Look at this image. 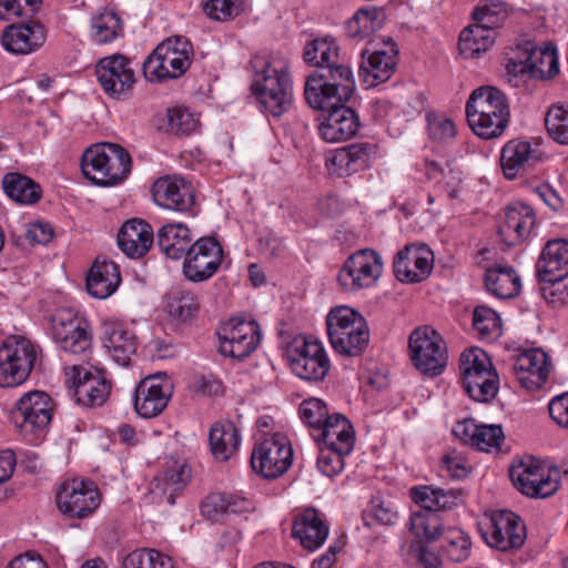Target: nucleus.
Returning a JSON list of instances; mask_svg holds the SVG:
<instances>
[{
  "label": "nucleus",
  "mask_w": 568,
  "mask_h": 568,
  "mask_svg": "<svg viewBox=\"0 0 568 568\" xmlns=\"http://www.w3.org/2000/svg\"><path fill=\"white\" fill-rule=\"evenodd\" d=\"M250 64L254 71L252 93L263 112L280 118L293 105V84L288 68L285 64L275 65L258 55L254 57Z\"/></svg>",
  "instance_id": "obj_1"
},
{
  "label": "nucleus",
  "mask_w": 568,
  "mask_h": 568,
  "mask_svg": "<svg viewBox=\"0 0 568 568\" xmlns=\"http://www.w3.org/2000/svg\"><path fill=\"white\" fill-rule=\"evenodd\" d=\"M509 115L505 93L494 87L475 89L466 103L468 124L481 139L490 140L500 136L508 125Z\"/></svg>",
  "instance_id": "obj_2"
},
{
  "label": "nucleus",
  "mask_w": 568,
  "mask_h": 568,
  "mask_svg": "<svg viewBox=\"0 0 568 568\" xmlns=\"http://www.w3.org/2000/svg\"><path fill=\"white\" fill-rule=\"evenodd\" d=\"M132 169L130 153L115 143L89 146L81 156V171L85 179L101 186L122 182Z\"/></svg>",
  "instance_id": "obj_3"
},
{
  "label": "nucleus",
  "mask_w": 568,
  "mask_h": 568,
  "mask_svg": "<svg viewBox=\"0 0 568 568\" xmlns=\"http://www.w3.org/2000/svg\"><path fill=\"white\" fill-rule=\"evenodd\" d=\"M326 328L332 347L346 356H361L369 344L366 320L356 310L336 306L326 316Z\"/></svg>",
  "instance_id": "obj_4"
},
{
  "label": "nucleus",
  "mask_w": 568,
  "mask_h": 568,
  "mask_svg": "<svg viewBox=\"0 0 568 568\" xmlns=\"http://www.w3.org/2000/svg\"><path fill=\"white\" fill-rule=\"evenodd\" d=\"M194 55L191 41L184 36H175L161 42L144 60L142 71L150 82H164L179 79L191 67Z\"/></svg>",
  "instance_id": "obj_5"
},
{
  "label": "nucleus",
  "mask_w": 568,
  "mask_h": 568,
  "mask_svg": "<svg viewBox=\"0 0 568 568\" xmlns=\"http://www.w3.org/2000/svg\"><path fill=\"white\" fill-rule=\"evenodd\" d=\"M53 400L43 390L24 393L11 409V422L18 434L36 444L47 433L52 419Z\"/></svg>",
  "instance_id": "obj_6"
},
{
  "label": "nucleus",
  "mask_w": 568,
  "mask_h": 568,
  "mask_svg": "<svg viewBox=\"0 0 568 568\" xmlns=\"http://www.w3.org/2000/svg\"><path fill=\"white\" fill-rule=\"evenodd\" d=\"M459 369L464 389L469 397L481 403L495 398L499 377L485 351L478 347L464 351L460 355Z\"/></svg>",
  "instance_id": "obj_7"
},
{
  "label": "nucleus",
  "mask_w": 568,
  "mask_h": 568,
  "mask_svg": "<svg viewBox=\"0 0 568 568\" xmlns=\"http://www.w3.org/2000/svg\"><path fill=\"white\" fill-rule=\"evenodd\" d=\"M509 477L521 494L547 498L559 488L560 469L555 466L546 468L538 459L524 457L509 467Z\"/></svg>",
  "instance_id": "obj_8"
},
{
  "label": "nucleus",
  "mask_w": 568,
  "mask_h": 568,
  "mask_svg": "<svg viewBox=\"0 0 568 568\" xmlns=\"http://www.w3.org/2000/svg\"><path fill=\"white\" fill-rule=\"evenodd\" d=\"M409 358L425 376L440 375L448 363V352L442 336L428 326L415 328L408 339Z\"/></svg>",
  "instance_id": "obj_9"
},
{
  "label": "nucleus",
  "mask_w": 568,
  "mask_h": 568,
  "mask_svg": "<svg viewBox=\"0 0 568 568\" xmlns=\"http://www.w3.org/2000/svg\"><path fill=\"white\" fill-rule=\"evenodd\" d=\"M38 347L23 336L12 335L0 346V386L14 387L31 374Z\"/></svg>",
  "instance_id": "obj_10"
},
{
  "label": "nucleus",
  "mask_w": 568,
  "mask_h": 568,
  "mask_svg": "<svg viewBox=\"0 0 568 568\" xmlns=\"http://www.w3.org/2000/svg\"><path fill=\"white\" fill-rule=\"evenodd\" d=\"M383 274V261L378 253L362 248L351 254L337 274L341 288L347 293L374 286Z\"/></svg>",
  "instance_id": "obj_11"
},
{
  "label": "nucleus",
  "mask_w": 568,
  "mask_h": 568,
  "mask_svg": "<svg viewBox=\"0 0 568 568\" xmlns=\"http://www.w3.org/2000/svg\"><path fill=\"white\" fill-rule=\"evenodd\" d=\"M286 358L292 372L308 382L323 381L331 368L324 346L312 338H295L287 348Z\"/></svg>",
  "instance_id": "obj_12"
},
{
  "label": "nucleus",
  "mask_w": 568,
  "mask_h": 568,
  "mask_svg": "<svg viewBox=\"0 0 568 568\" xmlns=\"http://www.w3.org/2000/svg\"><path fill=\"white\" fill-rule=\"evenodd\" d=\"M293 455V448L287 437L276 433L255 444L251 455V466L262 477L275 479L288 470Z\"/></svg>",
  "instance_id": "obj_13"
},
{
  "label": "nucleus",
  "mask_w": 568,
  "mask_h": 568,
  "mask_svg": "<svg viewBox=\"0 0 568 568\" xmlns=\"http://www.w3.org/2000/svg\"><path fill=\"white\" fill-rule=\"evenodd\" d=\"M95 74L109 98L126 100L132 95L135 73L128 57L114 53L101 58L95 65Z\"/></svg>",
  "instance_id": "obj_14"
},
{
  "label": "nucleus",
  "mask_w": 568,
  "mask_h": 568,
  "mask_svg": "<svg viewBox=\"0 0 568 568\" xmlns=\"http://www.w3.org/2000/svg\"><path fill=\"white\" fill-rule=\"evenodd\" d=\"M223 261V248L214 236H203L193 242L184 256L182 272L192 283L210 280Z\"/></svg>",
  "instance_id": "obj_15"
},
{
  "label": "nucleus",
  "mask_w": 568,
  "mask_h": 568,
  "mask_svg": "<svg viewBox=\"0 0 568 568\" xmlns=\"http://www.w3.org/2000/svg\"><path fill=\"white\" fill-rule=\"evenodd\" d=\"M524 58H510L506 69L515 77L528 74L531 78L546 80L559 73L557 49L554 44L535 47L526 42L523 48Z\"/></svg>",
  "instance_id": "obj_16"
},
{
  "label": "nucleus",
  "mask_w": 568,
  "mask_h": 568,
  "mask_svg": "<svg viewBox=\"0 0 568 568\" xmlns=\"http://www.w3.org/2000/svg\"><path fill=\"white\" fill-rule=\"evenodd\" d=\"M261 337V327L256 321L231 318L219 333V351L223 356L243 359L257 348Z\"/></svg>",
  "instance_id": "obj_17"
},
{
  "label": "nucleus",
  "mask_w": 568,
  "mask_h": 568,
  "mask_svg": "<svg viewBox=\"0 0 568 568\" xmlns=\"http://www.w3.org/2000/svg\"><path fill=\"white\" fill-rule=\"evenodd\" d=\"M55 499L62 514L71 518H85L98 508L100 494L93 481L73 478L60 486Z\"/></svg>",
  "instance_id": "obj_18"
},
{
  "label": "nucleus",
  "mask_w": 568,
  "mask_h": 568,
  "mask_svg": "<svg viewBox=\"0 0 568 568\" xmlns=\"http://www.w3.org/2000/svg\"><path fill=\"white\" fill-rule=\"evenodd\" d=\"M156 205L179 212L196 214L195 190L192 183L179 176H163L158 179L151 189Z\"/></svg>",
  "instance_id": "obj_19"
},
{
  "label": "nucleus",
  "mask_w": 568,
  "mask_h": 568,
  "mask_svg": "<svg viewBox=\"0 0 568 568\" xmlns=\"http://www.w3.org/2000/svg\"><path fill=\"white\" fill-rule=\"evenodd\" d=\"M172 396V385L166 376H148L139 382L134 390L133 405L142 418L159 416Z\"/></svg>",
  "instance_id": "obj_20"
},
{
  "label": "nucleus",
  "mask_w": 568,
  "mask_h": 568,
  "mask_svg": "<svg viewBox=\"0 0 568 568\" xmlns=\"http://www.w3.org/2000/svg\"><path fill=\"white\" fill-rule=\"evenodd\" d=\"M485 538L490 547L501 551L520 548L526 539V527L510 510L493 513Z\"/></svg>",
  "instance_id": "obj_21"
},
{
  "label": "nucleus",
  "mask_w": 568,
  "mask_h": 568,
  "mask_svg": "<svg viewBox=\"0 0 568 568\" xmlns=\"http://www.w3.org/2000/svg\"><path fill=\"white\" fill-rule=\"evenodd\" d=\"M434 266V256L424 245H406L400 250L393 263L397 280L406 283H418L427 278Z\"/></svg>",
  "instance_id": "obj_22"
},
{
  "label": "nucleus",
  "mask_w": 568,
  "mask_h": 568,
  "mask_svg": "<svg viewBox=\"0 0 568 568\" xmlns=\"http://www.w3.org/2000/svg\"><path fill=\"white\" fill-rule=\"evenodd\" d=\"M45 41L44 27L32 19L8 26L1 36L2 47L14 54L37 51Z\"/></svg>",
  "instance_id": "obj_23"
},
{
  "label": "nucleus",
  "mask_w": 568,
  "mask_h": 568,
  "mask_svg": "<svg viewBox=\"0 0 568 568\" xmlns=\"http://www.w3.org/2000/svg\"><path fill=\"white\" fill-rule=\"evenodd\" d=\"M52 335L54 342L65 353L82 355L91 348L92 336L88 325L77 317L64 320L61 316H54Z\"/></svg>",
  "instance_id": "obj_24"
},
{
  "label": "nucleus",
  "mask_w": 568,
  "mask_h": 568,
  "mask_svg": "<svg viewBox=\"0 0 568 568\" xmlns=\"http://www.w3.org/2000/svg\"><path fill=\"white\" fill-rule=\"evenodd\" d=\"M73 397L74 400L84 407L102 406L111 393V382L101 373H91L74 365Z\"/></svg>",
  "instance_id": "obj_25"
},
{
  "label": "nucleus",
  "mask_w": 568,
  "mask_h": 568,
  "mask_svg": "<svg viewBox=\"0 0 568 568\" xmlns=\"http://www.w3.org/2000/svg\"><path fill=\"white\" fill-rule=\"evenodd\" d=\"M342 103L324 115L318 125L320 135L329 143L341 142L354 136L359 128L358 115Z\"/></svg>",
  "instance_id": "obj_26"
},
{
  "label": "nucleus",
  "mask_w": 568,
  "mask_h": 568,
  "mask_svg": "<svg viewBox=\"0 0 568 568\" xmlns=\"http://www.w3.org/2000/svg\"><path fill=\"white\" fill-rule=\"evenodd\" d=\"M388 50L381 49L373 51L366 61H362L359 75L368 87L387 81L397 65L398 49L396 43L389 39L386 42Z\"/></svg>",
  "instance_id": "obj_27"
},
{
  "label": "nucleus",
  "mask_w": 568,
  "mask_h": 568,
  "mask_svg": "<svg viewBox=\"0 0 568 568\" xmlns=\"http://www.w3.org/2000/svg\"><path fill=\"white\" fill-rule=\"evenodd\" d=\"M540 281H559L568 277V241L550 240L544 246L536 265Z\"/></svg>",
  "instance_id": "obj_28"
},
{
  "label": "nucleus",
  "mask_w": 568,
  "mask_h": 568,
  "mask_svg": "<svg viewBox=\"0 0 568 568\" xmlns=\"http://www.w3.org/2000/svg\"><path fill=\"white\" fill-rule=\"evenodd\" d=\"M153 244L152 226L141 220L131 219L123 223L118 233V245L131 258L144 256Z\"/></svg>",
  "instance_id": "obj_29"
},
{
  "label": "nucleus",
  "mask_w": 568,
  "mask_h": 568,
  "mask_svg": "<svg viewBox=\"0 0 568 568\" xmlns=\"http://www.w3.org/2000/svg\"><path fill=\"white\" fill-rule=\"evenodd\" d=\"M375 154L376 146L374 144L353 143L337 149L329 161L339 176H349L369 168Z\"/></svg>",
  "instance_id": "obj_30"
},
{
  "label": "nucleus",
  "mask_w": 568,
  "mask_h": 568,
  "mask_svg": "<svg viewBox=\"0 0 568 568\" xmlns=\"http://www.w3.org/2000/svg\"><path fill=\"white\" fill-rule=\"evenodd\" d=\"M542 153L528 141L511 140L501 150L500 162L507 179H515L521 171L532 168Z\"/></svg>",
  "instance_id": "obj_31"
},
{
  "label": "nucleus",
  "mask_w": 568,
  "mask_h": 568,
  "mask_svg": "<svg viewBox=\"0 0 568 568\" xmlns=\"http://www.w3.org/2000/svg\"><path fill=\"white\" fill-rule=\"evenodd\" d=\"M534 210L526 204L518 203L509 206L505 220L498 227V234L508 245L523 242L535 225Z\"/></svg>",
  "instance_id": "obj_32"
},
{
  "label": "nucleus",
  "mask_w": 568,
  "mask_h": 568,
  "mask_svg": "<svg viewBox=\"0 0 568 568\" xmlns=\"http://www.w3.org/2000/svg\"><path fill=\"white\" fill-rule=\"evenodd\" d=\"M292 536L310 550H316L328 536V526L314 508L305 509L293 521Z\"/></svg>",
  "instance_id": "obj_33"
},
{
  "label": "nucleus",
  "mask_w": 568,
  "mask_h": 568,
  "mask_svg": "<svg viewBox=\"0 0 568 568\" xmlns=\"http://www.w3.org/2000/svg\"><path fill=\"white\" fill-rule=\"evenodd\" d=\"M103 346L115 363L129 366L138 348L135 334L122 324L111 323L104 325Z\"/></svg>",
  "instance_id": "obj_34"
},
{
  "label": "nucleus",
  "mask_w": 568,
  "mask_h": 568,
  "mask_svg": "<svg viewBox=\"0 0 568 568\" xmlns=\"http://www.w3.org/2000/svg\"><path fill=\"white\" fill-rule=\"evenodd\" d=\"M513 371L524 388L539 389L549 373L546 367V355L537 351L524 352L517 356Z\"/></svg>",
  "instance_id": "obj_35"
},
{
  "label": "nucleus",
  "mask_w": 568,
  "mask_h": 568,
  "mask_svg": "<svg viewBox=\"0 0 568 568\" xmlns=\"http://www.w3.org/2000/svg\"><path fill=\"white\" fill-rule=\"evenodd\" d=\"M121 283L118 264L97 258L87 275V291L97 298L104 300L112 295Z\"/></svg>",
  "instance_id": "obj_36"
},
{
  "label": "nucleus",
  "mask_w": 568,
  "mask_h": 568,
  "mask_svg": "<svg viewBox=\"0 0 568 568\" xmlns=\"http://www.w3.org/2000/svg\"><path fill=\"white\" fill-rule=\"evenodd\" d=\"M320 430L317 442L323 446L341 448L343 453L353 450L355 434L346 416L342 414L331 415Z\"/></svg>",
  "instance_id": "obj_37"
},
{
  "label": "nucleus",
  "mask_w": 568,
  "mask_h": 568,
  "mask_svg": "<svg viewBox=\"0 0 568 568\" xmlns=\"http://www.w3.org/2000/svg\"><path fill=\"white\" fill-rule=\"evenodd\" d=\"M158 246L169 258L180 260L193 244L191 230L183 223H168L159 229Z\"/></svg>",
  "instance_id": "obj_38"
},
{
  "label": "nucleus",
  "mask_w": 568,
  "mask_h": 568,
  "mask_svg": "<svg viewBox=\"0 0 568 568\" xmlns=\"http://www.w3.org/2000/svg\"><path fill=\"white\" fill-rule=\"evenodd\" d=\"M209 444L213 457L226 462L237 452L241 436L233 422L219 420L210 428Z\"/></svg>",
  "instance_id": "obj_39"
},
{
  "label": "nucleus",
  "mask_w": 568,
  "mask_h": 568,
  "mask_svg": "<svg viewBox=\"0 0 568 568\" xmlns=\"http://www.w3.org/2000/svg\"><path fill=\"white\" fill-rule=\"evenodd\" d=\"M312 74L333 88L335 92L342 94L344 99L349 100L352 98L355 90V80L344 57L329 64L321 65Z\"/></svg>",
  "instance_id": "obj_40"
},
{
  "label": "nucleus",
  "mask_w": 568,
  "mask_h": 568,
  "mask_svg": "<svg viewBox=\"0 0 568 568\" xmlns=\"http://www.w3.org/2000/svg\"><path fill=\"white\" fill-rule=\"evenodd\" d=\"M412 499L422 508H428L436 513L456 507L462 501L460 490L443 489L434 486L413 487L409 490Z\"/></svg>",
  "instance_id": "obj_41"
},
{
  "label": "nucleus",
  "mask_w": 568,
  "mask_h": 568,
  "mask_svg": "<svg viewBox=\"0 0 568 568\" xmlns=\"http://www.w3.org/2000/svg\"><path fill=\"white\" fill-rule=\"evenodd\" d=\"M251 503L225 493L209 495L201 504V514L211 521H220L225 515L237 514L250 508Z\"/></svg>",
  "instance_id": "obj_42"
},
{
  "label": "nucleus",
  "mask_w": 568,
  "mask_h": 568,
  "mask_svg": "<svg viewBox=\"0 0 568 568\" xmlns=\"http://www.w3.org/2000/svg\"><path fill=\"white\" fill-rule=\"evenodd\" d=\"M485 285L489 293L500 300L515 297L521 288L520 277L515 270L499 265L486 271Z\"/></svg>",
  "instance_id": "obj_43"
},
{
  "label": "nucleus",
  "mask_w": 568,
  "mask_h": 568,
  "mask_svg": "<svg viewBox=\"0 0 568 568\" xmlns=\"http://www.w3.org/2000/svg\"><path fill=\"white\" fill-rule=\"evenodd\" d=\"M2 187L11 200L23 205L34 204L42 196L40 184L18 172L7 173L2 179Z\"/></svg>",
  "instance_id": "obj_44"
},
{
  "label": "nucleus",
  "mask_w": 568,
  "mask_h": 568,
  "mask_svg": "<svg viewBox=\"0 0 568 568\" xmlns=\"http://www.w3.org/2000/svg\"><path fill=\"white\" fill-rule=\"evenodd\" d=\"M304 95L307 104L314 110L331 111L333 108L347 102L342 94L335 92L322 80H318L312 73L307 77L304 88Z\"/></svg>",
  "instance_id": "obj_45"
},
{
  "label": "nucleus",
  "mask_w": 568,
  "mask_h": 568,
  "mask_svg": "<svg viewBox=\"0 0 568 568\" xmlns=\"http://www.w3.org/2000/svg\"><path fill=\"white\" fill-rule=\"evenodd\" d=\"M495 28L484 27L481 21L465 28L459 36V50L463 54L475 58L486 52L494 43Z\"/></svg>",
  "instance_id": "obj_46"
},
{
  "label": "nucleus",
  "mask_w": 568,
  "mask_h": 568,
  "mask_svg": "<svg viewBox=\"0 0 568 568\" xmlns=\"http://www.w3.org/2000/svg\"><path fill=\"white\" fill-rule=\"evenodd\" d=\"M122 34V20L113 10L104 8L92 17L90 37L95 44L111 43Z\"/></svg>",
  "instance_id": "obj_47"
},
{
  "label": "nucleus",
  "mask_w": 568,
  "mask_h": 568,
  "mask_svg": "<svg viewBox=\"0 0 568 568\" xmlns=\"http://www.w3.org/2000/svg\"><path fill=\"white\" fill-rule=\"evenodd\" d=\"M191 479V468L186 464L174 463L161 476L154 479V490H160L166 496L170 505L174 504V496L181 491Z\"/></svg>",
  "instance_id": "obj_48"
},
{
  "label": "nucleus",
  "mask_w": 568,
  "mask_h": 568,
  "mask_svg": "<svg viewBox=\"0 0 568 568\" xmlns=\"http://www.w3.org/2000/svg\"><path fill=\"white\" fill-rule=\"evenodd\" d=\"M165 310L173 318L186 322L197 314L200 310L199 297L187 290H172L165 296Z\"/></svg>",
  "instance_id": "obj_49"
},
{
  "label": "nucleus",
  "mask_w": 568,
  "mask_h": 568,
  "mask_svg": "<svg viewBox=\"0 0 568 568\" xmlns=\"http://www.w3.org/2000/svg\"><path fill=\"white\" fill-rule=\"evenodd\" d=\"M342 57L337 41L331 37L314 39L307 42L303 50L304 61L316 67V69L321 65L329 64Z\"/></svg>",
  "instance_id": "obj_50"
},
{
  "label": "nucleus",
  "mask_w": 568,
  "mask_h": 568,
  "mask_svg": "<svg viewBox=\"0 0 568 568\" xmlns=\"http://www.w3.org/2000/svg\"><path fill=\"white\" fill-rule=\"evenodd\" d=\"M412 532L422 542L435 541L442 534L443 521L438 513L423 508V510L414 513L409 519Z\"/></svg>",
  "instance_id": "obj_51"
},
{
  "label": "nucleus",
  "mask_w": 568,
  "mask_h": 568,
  "mask_svg": "<svg viewBox=\"0 0 568 568\" xmlns=\"http://www.w3.org/2000/svg\"><path fill=\"white\" fill-rule=\"evenodd\" d=\"M122 568H175L170 556L155 549H135L126 555Z\"/></svg>",
  "instance_id": "obj_52"
},
{
  "label": "nucleus",
  "mask_w": 568,
  "mask_h": 568,
  "mask_svg": "<svg viewBox=\"0 0 568 568\" xmlns=\"http://www.w3.org/2000/svg\"><path fill=\"white\" fill-rule=\"evenodd\" d=\"M377 9H359L346 22L345 31L349 38L364 39L371 36L381 24Z\"/></svg>",
  "instance_id": "obj_53"
},
{
  "label": "nucleus",
  "mask_w": 568,
  "mask_h": 568,
  "mask_svg": "<svg viewBox=\"0 0 568 568\" xmlns=\"http://www.w3.org/2000/svg\"><path fill=\"white\" fill-rule=\"evenodd\" d=\"M471 17L474 21H481L484 27L499 28L508 17L506 3L499 0H480Z\"/></svg>",
  "instance_id": "obj_54"
},
{
  "label": "nucleus",
  "mask_w": 568,
  "mask_h": 568,
  "mask_svg": "<svg viewBox=\"0 0 568 568\" xmlns=\"http://www.w3.org/2000/svg\"><path fill=\"white\" fill-rule=\"evenodd\" d=\"M471 549L470 538L459 529H450L444 537L443 550L450 561H465Z\"/></svg>",
  "instance_id": "obj_55"
},
{
  "label": "nucleus",
  "mask_w": 568,
  "mask_h": 568,
  "mask_svg": "<svg viewBox=\"0 0 568 568\" xmlns=\"http://www.w3.org/2000/svg\"><path fill=\"white\" fill-rule=\"evenodd\" d=\"M549 136L560 144H568V111L562 106H552L545 116Z\"/></svg>",
  "instance_id": "obj_56"
},
{
  "label": "nucleus",
  "mask_w": 568,
  "mask_h": 568,
  "mask_svg": "<svg viewBox=\"0 0 568 568\" xmlns=\"http://www.w3.org/2000/svg\"><path fill=\"white\" fill-rule=\"evenodd\" d=\"M298 413L301 419L312 428L321 429L322 425L331 416L326 404L320 398H308L301 403Z\"/></svg>",
  "instance_id": "obj_57"
},
{
  "label": "nucleus",
  "mask_w": 568,
  "mask_h": 568,
  "mask_svg": "<svg viewBox=\"0 0 568 568\" xmlns=\"http://www.w3.org/2000/svg\"><path fill=\"white\" fill-rule=\"evenodd\" d=\"M351 453H343L341 448L322 446L317 457V468L327 476L334 477L344 468V457Z\"/></svg>",
  "instance_id": "obj_58"
},
{
  "label": "nucleus",
  "mask_w": 568,
  "mask_h": 568,
  "mask_svg": "<svg viewBox=\"0 0 568 568\" xmlns=\"http://www.w3.org/2000/svg\"><path fill=\"white\" fill-rule=\"evenodd\" d=\"M473 326L481 336H491L499 334L501 321L493 308L480 305L474 310Z\"/></svg>",
  "instance_id": "obj_59"
},
{
  "label": "nucleus",
  "mask_w": 568,
  "mask_h": 568,
  "mask_svg": "<svg viewBox=\"0 0 568 568\" xmlns=\"http://www.w3.org/2000/svg\"><path fill=\"white\" fill-rule=\"evenodd\" d=\"M197 121L185 109L173 108L168 110V128L176 135H187L196 129Z\"/></svg>",
  "instance_id": "obj_60"
},
{
  "label": "nucleus",
  "mask_w": 568,
  "mask_h": 568,
  "mask_svg": "<svg viewBox=\"0 0 568 568\" xmlns=\"http://www.w3.org/2000/svg\"><path fill=\"white\" fill-rule=\"evenodd\" d=\"M504 432L499 425H478L475 447L483 452L499 448L504 442Z\"/></svg>",
  "instance_id": "obj_61"
},
{
  "label": "nucleus",
  "mask_w": 568,
  "mask_h": 568,
  "mask_svg": "<svg viewBox=\"0 0 568 568\" xmlns=\"http://www.w3.org/2000/svg\"><path fill=\"white\" fill-rule=\"evenodd\" d=\"M542 282L541 295L551 307L561 308L568 304V285L564 280Z\"/></svg>",
  "instance_id": "obj_62"
},
{
  "label": "nucleus",
  "mask_w": 568,
  "mask_h": 568,
  "mask_svg": "<svg viewBox=\"0 0 568 568\" xmlns=\"http://www.w3.org/2000/svg\"><path fill=\"white\" fill-rule=\"evenodd\" d=\"M203 10L211 19L217 21H226L239 14L236 0H206Z\"/></svg>",
  "instance_id": "obj_63"
},
{
  "label": "nucleus",
  "mask_w": 568,
  "mask_h": 568,
  "mask_svg": "<svg viewBox=\"0 0 568 568\" xmlns=\"http://www.w3.org/2000/svg\"><path fill=\"white\" fill-rule=\"evenodd\" d=\"M549 415L560 427L568 428V393L554 397L549 405Z\"/></svg>",
  "instance_id": "obj_64"
}]
</instances>
